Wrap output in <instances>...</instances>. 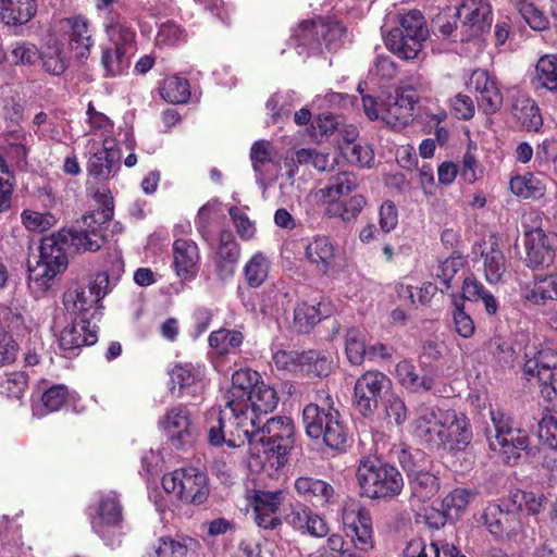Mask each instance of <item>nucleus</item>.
<instances>
[{
	"mask_svg": "<svg viewBox=\"0 0 557 557\" xmlns=\"http://www.w3.org/2000/svg\"><path fill=\"white\" fill-rule=\"evenodd\" d=\"M70 393L65 385H54L48 388L40 397V400L33 406L34 414L46 416L60 410L69 400Z\"/></svg>",
	"mask_w": 557,
	"mask_h": 557,
	"instance_id": "42",
	"label": "nucleus"
},
{
	"mask_svg": "<svg viewBox=\"0 0 557 557\" xmlns=\"http://www.w3.org/2000/svg\"><path fill=\"white\" fill-rule=\"evenodd\" d=\"M216 253L220 260L224 262V264H219V275L222 278L233 276V264H235L238 260L239 247L231 231H222L220 233Z\"/></svg>",
	"mask_w": 557,
	"mask_h": 557,
	"instance_id": "38",
	"label": "nucleus"
},
{
	"mask_svg": "<svg viewBox=\"0 0 557 557\" xmlns=\"http://www.w3.org/2000/svg\"><path fill=\"white\" fill-rule=\"evenodd\" d=\"M294 486L300 497L312 503L314 506L322 507L334 502V488L323 480L300 476L296 479Z\"/></svg>",
	"mask_w": 557,
	"mask_h": 557,
	"instance_id": "30",
	"label": "nucleus"
},
{
	"mask_svg": "<svg viewBox=\"0 0 557 557\" xmlns=\"http://www.w3.org/2000/svg\"><path fill=\"white\" fill-rule=\"evenodd\" d=\"M208 441L212 446L226 444L236 448L245 445L252 453L256 417L249 414L248 405L242 399L226 400L224 408H212L207 413Z\"/></svg>",
	"mask_w": 557,
	"mask_h": 557,
	"instance_id": "2",
	"label": "nucleus"
},
{
	"mask_svg": "<svg viewBox=\"0 0 557 557\" xmlns=\"http://www.w3.org/2000/svg\"><path fill=\"white\" fill-rule=\"evenodd\" d=\"M86 115L90 134H100L102 138L111 136L113 122L106 114L97 111L91 102L87 106Z\"/></svg>",
	"mask_w": 557,
	"mask_h": 557,
	"instance_id": "63",
	"label": "nucleus"
},
{
	"mask_svg": "<svg viewBox=\"0 0 557 557\" xmlns=\"http://www.w3.org/2000/svg\"><path fill=\"white\" fill-rule=\"evenodd\" d=\"M410 474V498L409 503L413 510L430 502L440 491V479L429 471L409 470Z\"/></svg>",
	"mask_w": 557,
	"mask_h": 557,
	"instance_id": "27",
	"label": "nucleus"
},
{
	"mask_svg": "<svg viewBox=\"0 0 557 557\" xmlns=\"http://www.w3.org/2000/svg\"><path fill=\"white\" fill-rule=\"evenodd\" d=\"M463 297L470 301L482 300L487 314L493 315L498 310L496 298L485 289L483 284L474 277H467L462 285Z\"/></svg>",
	"mask_w": 557,
	"mask_h": 557,
	"instance_id": "50",
	"label": "nucleus"
},
{
	"mask_svg": "<svg viewBox=\"0 0 557 557\" xmlns=\"http://www.w3.org/2000/svg\"><path fill=\"white\" fill-rule=\"evenodd\" d=\"M467 87L475 95L478 107L485 114H493L502 108L503 95L495 77L486 70L472 71Z\"/></svg>",
	"mask_w": 557,
	"mask_h": 557,
	"instance_id": "19",
	"label": "nucleus"
},
{
	"mask_svg": "<svg viewBox=\"0 0 557 557\" xmlns=\"http://www.w3.org/2000/svg\"><path fill=\"white\" fill-rule=\"evenodd\" d=\"M39 59V50L33 42L17 40L11 44L5 60L15 66H32Z\"/></svg>",
	"mask_w": 557,
	"mask_h": 557,
	"instance_id": "53",
	"label": "nucleus"
},
{
	"mask_svg": "<svg viewBox=\"0 0 557 557\" xmlns=\"http://www.w3.org/2000/svg\"><path fill=\"white\" fill-rule=\"evenodd\" d=\"M396 377L411 393H434L435 379L429 374L420 375L411 361L403 360L396 364Z\"/></svg>",
	"mask_w": 557,
	"mask_h": 557,
	"instance_id": "32",
	"label": "nucleus"
},
{
	"mask_svg": "<svg viewBox=\"0 0 557 557\" xmlns=\"http://www.w3.org/2000/svg\"><path fill=\"white\" fill-rule=\"evenodd\" d=\"M392 389L391 379L380 371H367L359 376L354 387V403L357 410L366 418L372 417Z\"/></svg>",
	"mask_w": 557,
	"mask_h": 557,
	"instance_id": "14",
	"label": "nucleus"
},
{
	"mask_svg": "<svg viewBox=\"0 0 557 557\" xmlns=\"http://www.w3.org/2000/svg\"><path fill=\"white\" fill-rule=\"evenodd\" d=\"M271 269L270 259L262 252H256L244 265L245 281L251 288L260 287L268 278Z\"/></svg>",
	"mask_w": 557,
	"mask_h": 557,
	"instance_id": "45",
	"label": "nucleus"
},
{
	"mask_svg": "<svg viewBox=\"0 0 557 557\" xmlns=\"http://www.w3.org/2000/svg\"><path fill=\"white\" fill-rule=\"evenodd\" d=\"M475 492L473 490L458 487L448 493L442 500L443 512H437L438 521L436 528L444 525L447 517L453 512L456 515L463 511L468 505L474 499Z\"/></svg>",
	"mask_w": 557,
	"mask_h": 557,
	"instance_id": "40",
	"label": "nucleus"
},
{
	"mask_svg": "<svg viewBox=\"0 0 557 557\" xmlns=\"http://www.w3.org/2000/svg\"><path fill=\"white\" fill-rule=\"evenodd\" d=\"M61 29L69 37V45L77 58H84L89 53L92 39L87 18L74 16L60 22Z\"/></svg>",
	"mask_w": 557,
	"mask_h": 557,
	"instance_id": "28",
	"label": "nucleus"
},
{
	"mask_svg": "<svg viewBox=\"0 0 557 557\" xmlns=\"http://www.w3.org/2000/svg\"><path fill=\"white\" fill-rule=\"evenodd\" d=\"M358 186L357 177L352 173L343 172L336 174L330 181V184L324 188H321V199L331 206L333 202L343 200L344 196H347Z\"/></svg>",
	"mask_w": 557,
	"mask_h": 557,
	"instance_id": "39",
	"label": "nucleus"
},
{
	"mask_svg": "<svg viewBox=\"0 0 557 557\" xmlns=\"http://www.w3.org/2000/svg\"><path fill=\"white\" fill-rule=\"evenodd\" d=\"M490 416L493 429L485 430L490 448L497 451L507 465H516L529 447L528 434L513 429L510 416L500 408H491Z\"/></svg>",
	"mask_w": 557,
	"mask_h": 557,
	"instance_id": "4",
	"label": "nucleus"
},
{
	"mask_svg": "<svg viewBox=\"0 0 557 557\" xmlns=\"http://www.w3.org/2000/svg\"><path fill=\"white\" fill-rule=\"evenodd\" d=\"M425 39L409 36L400 30H391L385 37L386 47L396 55L405 60L418 57Z\"/></svg>",
	"mask_w": 557,
	"mask_h": 557,
	"instance_id": "36",
	"label": "nucleus"
},
{
	"mask_svg": "<svg viewBox=\"0 0 557 557\" xmlns=\"http://www.w3.org/2000/svg\"><path fill=\"white\" fill-rule=\"evenodd\" d=\"M161 95L168 102L185 103L190 97L189 83L177 75L168 77L163 83Z\"/></svg>",
	"mask_w": 557,
	"mask_h": 557,
	"instance_id": "56",
	"label": "nucleus"
},
{
	"mask_svg": "<svg viewBox=\"0 0 557 557\" xmlns=\"http://www.w3.org/2000/svg\"><path fill=\"white\" fill-rule=\"evenodd\" d=\"M38 0H0V22L10 27H21L37 14Z\"/></svg>",
	"mask_w": 557,
	"mask_h": 557,
	"instance_id": "29",
	"label": "nucleus"
},
{
	"mask_svg": "<svg viewBox=\"0 0 557 557\" xmlns=\"http://www.w3.org/2000/svg\"><path fill=\"white\" fill-rule=\"evenodd\" d=\"M158 424L176 448L191 445L196 437V426L190 411L184 406L169 408Z\"/></svg>",
	"mask_w": 557,
	"mask_h": 557,
	"instance_id": "18",
	"label": "nucleus"
},
{
	"mask_svg": "<svg viewBox=\"0 0 557 557\" xmlns=\"http://www.w3.org/2000/svg\"><path fill=\"white\" fill-rule=\"evenodd\" d=\"M162 486L184 503L201 505L209 496L207 475L197 468H180L162 478Z\"/></svg>",
	"mask_w": 557,
	"mask_h": 557,
	"instance_id": "12",
	"label": "nucleus"
},
{
	"mask_svg": "<svg viewBox=\"0 0 557 557\" xmlns=\"http://www.w3.org/2000/svg\"><path fill=\"white\" fill-rule=\"evenodd\" d=\"M366 205V198L357 194L347 200H341L326 206V214L332 218H339L345 222H350L357 219Z\"/></svg>",
	"mask_w": 557,
	"mask_h": 557,
	"instance_id": "49",
	"label": "nucleus"
},
{
	"mask_svg": "<svg viewBox=\"0 0 557 557\" xmlns=\"http://www.w3.org/2000/svg\"><path fill=\"white\" fill-rule=\"evenodd\" d=\"M356 136V129L348 132L347 143L341 147L343 154L352 164L370 168L374 162V152L367 145L355 144L354 139Z\"/></svg>",
	"mask_w": 557,
	"mask_h": 557,
	"instance_id": "48",
	"label": "nucleus"
},
{
	"mask_svg": "<svg viewBox=\"0 0 557 557\" xmlns=\"http://www.w3.org/2000/svg\"><path fill=\"white\" fill-rule=\"evenodd\" d=\"M283 502L284 493L281 490L252 491L250 505L253 510L255 522L257 525L265 530H273L281 525L282 521L277 516V512Z\"/></svg>",
	"mask_w": 557,
	"mask_h": 557,
	"instance_id": "20",
	"label": "nucleus"
},
{
	"mask_svg": "<svg viewBox=\"0 0 557 557\" xmlns=\"http://www.w3.org/2000/svg\"><path fill=\"white\" fill-rule=\"evenodd\" d=\"M475 146L471 144L462 157L460 175L468 184H473L483 178L485 170L474 153Z\"/></svg>",
	"mask_w": 557,
	"mask_h": 557,
	"instance_id": "60",
	"label": "nucleus"
},
{
	"mask_svg": "<svg viewBox=\"0 0 557 557\" xmlns=\"http://www.w3.org/2000/svg\"><path fill=\"white\" fill-rule=\"evenodd\" d=\"M109 274L99 272L87 286L74 285L63 296L67 317L92 320L101 309V299L107 295Z\"/></svg>",
	"mask_w": 557,
	"mask_h": 557,
	"instance_id": "10",
	"label": "nucleus"
},
{
	"mask_svg": "<svg viewBox=\"0 0 557 557\" xmlns=\"http://www.w3.org/2000/svg\"><path fill=\"white\" fill-rule=\"evenodd\" d=\"M510 190L523 199H540L545 195L546 184L533 173L513 176L509 182Z\"/></svg>",
	"mask_w": 557,
	"mask_h": 557,
	"instance_id": "41",
	"label": "nucleus"
},
{
	"mask_svg": "<svg viewBox=\"0 0 557 557\" xmlns=\"http://www.w3.org/2000/svg\"><path fill=\"white\" fill-rule=\"evenodd\" d=\"M287 522L294 530L313 537H324L330 532L326 521L307 507L293 510Z\"/></svg>",
	"mask_w": 557,
	"mask_h": 557,
	"instance_id": "31",
	"label": "nucleus"
},
{
	"mask_svg": "<svg viewBox=\"0 0 557 557\" xmlns=\"http://www.w3.org/2000/svg\"><path fill=\"white\" fill-rule=\"evenodd\" d=\"M28 379L24 372H12L0 383V393L9 398L20 399L27 387Z\"/></svg>",
	"mask_w": 557,
	"mask_h": 557,
	"instance_id": "64",
	"label": "nucleus"
},
{
	"mask_svg": "<svg viewBox=\"0 0 557 557\" xmlns=\"http://www.w3.org/2000/svg\"><path fill=\"white\" fill-rule=\"evenodd\" d=\"M536 76L542 87L557 92V53L545 54L539 59Z\"/></svg>",
	"mask_w": 557,
	"mask_h": 557,
	"instance_id": "58",
	"label": "nucleus"
},
{
	"mask_svg": "<svg viewBox=\"0 0 557 557\" xmlns=\"http://www.w3.org/2000/svg\"><path fill=\"white\" fill-rule=\"evenodd\" d=\"M170 374L171 386L170 389L174 394L177 388V396L196 395L201 393L205 383V366L193 363H178L175 364Z\"/></svg>",
	"mask_w": 557,
	"mask_h": 557,
	"instance_id": "23",
	"label": "nucleus"
},
{
	"mask_svg": "<svg viewBox=\"0 0 557 557\" xmlns=\"http://www.w3.org/2000/svg\"><path fill=\"white\" fill-rule=\"evenodd\" d=\"M511 115L527 132H539L543 125L540 108L534 100L527 96H519L511 104Z\"/></svg>",
	"mask_w": 557,
	"mask_h": 557,
	"instance_id": "33",
	"label": "nucleus"
},
{
	"mask_svg": "<svg viewBox=\"0 0 557 557\" xmlns=\"http://www.w3.org/2000/svg\"><path fill=\"white\" fill-rule=\"evenodd\" d=\"M104 28L113 47L134 50L135 32L125 22L110 17Z\"/></svg>",
	"mask_w": 557,
	"mask_h": 557,
	"instance_id": "52",
	"label": "nucleus"
},
{
	"mask_svg": "<svg viewBox=\"0 0 557 557\" xmlns=\"http://www.w3.org/2000/svg\"><path fill=\"white\" fill-rule=\"evenodd\" d=\"M132 53L133 50L113 46L103 49L101 63L107 75L119 76L125 73L129 67Z\"/></svg>",
	"mask_w": 557,
	"mask_h": 557,
	"instance_id": "46",
	"label": "nucleus"
},
{
	"mask_svg": "<svg viewBox=\"0 0 557 557\" xmlns=\"http://www.w3.org/2000/svg\"><path fill=\"white\" fill-rule=\"evenodd\" d=\"M331 313L332 308L330 304L323 301L315 304L300 302L294 310V327L300 333H307Z\"/></svg>",
	"mask_w": 557,
	"mask_h": 557,
	"instance_id": "34",
	"label": "nucleus"
},
{
	"mask_svg": "<svg viewBox=\"0 0 557 557\" xmlns=\"http://www.w3.org/2000/svg\"><path fill=\"white\" fill-rule=\"evenodd\" d=\"M66 238L53 235L41 240L36 265L29 267V287L35 293H45L50 281L67 267Z\"/></svg>",
	"mask_w": 557,
	"mask_h": 557,
	"instance_id": "8",
	"label": "nucleus"
},
{
	"mask_svg": "<svg viewBox=\"0 0 557 557\" xmlns=\"http://www.w3.org/2000/svg\"><path fill=\"white\" fill-rule=\"evenodd\" d=\"M521 299L536 306H544L554 300V292L550 285V276L539 274L533 281L521 284L519 287Z\"/></svg>",
	"mask_w": 557,
	"mask_h": 557,
	"instance_id": "37",
	"label": "nucleus"
},
{
	"mask_svg": "<svg viewBox=\"0 0 557 557\" xmlns=\"http://www.w3.org/2000/svg\"><path fill=\"white\" fill-rule=\"evenodd\" d=\"M305 256L319 273L327 275L337 268L342 250L330 237L315 235L308 242Z\"/></svg>",
	"mask_w": 557,
	"mask_h": 557,
	"instance_id": "21",
	"label": "nucleus"
},
{
	"mask_svg": "<svg viewBox=\"0 0 557 557\" xmlns=\"http://www.w3.org/2000/svg\"><path fill=\"white\" fill-rule=\"evenodd\" d=\"M41 59L42 69L54 76L62 75L66 67L67 61L63 55V45L58 40L49 44L46 49L39 53Z\"/></svg>",
	"mask_w": 557,
	"mask_h": 557,
	"instance_id": "51",
	"label": "nucleus"
},
{
	"mask_svg": "<svg viewBox=\"0 0 557 557\" xmlns=\"http://www.w3.org/2000/svg\"><path fill=\"white\" fill-rule=\"evenodd\" d=\"M523 373L528 380L536 379L542 396L548 401L557 397V351L542 346L534 352H525Z\"/></svg>",
	"mask_w": 557,
	"mask_h": 557,
	"instance_id": "13",
	"label": "nucleus"
},
{
	"mask_svg": "<svg viewBox=\"0 0 557 557\" xmlns=\"http://www.w3.org/2000/svg\"><path fill=\"white\" fill-rule=\"evenodd\" d=\"M173 269L181 281H191L199 270V249L191 239H175L172 246Z\"/></svg>",
	"mask_w": 557,
	"mask_h": 557,
	"instance_id": "26",
	"label": "nucleus"
},
{
	"mask_svg": "<svg viewBox=\"0 0 557 557\" xmlns=\"http://www.w3.org/2000/svg\"><path fill=\"white\" fill-rule=\"evenodd\" d=\"M393 30H400L409 36L426 39L428 29L425 27L424 17L420 11H410L400 20V27Z\"/></svg>",
	"mask_w": 557,
	"mask_h": 557,
	"instance_id": "62",
	"label": "nucleus"
},
{
	"mask_svg": "<svg viewBox=\"0 0 557 557\" xmlns=\"http://www.w3.org/2000/svg\"><path fill=\"white\" fill-rule=\"evenodd\" d=\"M456 12L463 18L461 41L474 39V44L479 45V36L491 24L490 7L481 0H467Z\"/></svg>",
	"mask_w": 557,
	"mask_h": 557,
	"instance_id": "22",
	"label": "nucleus"
},
{
	"mask_svg": "<svg viewBox=\"0 0 557 557\" xmlns=\"http://www.w3.org/2000/svg\"><path fill=\"white\" fill-rule=\"evenodd\" d=\"M88 159L86 171L99 182H106L115 176L120 170L121 151L112 136L102 138L101 144L88 143Z\"/></svg>",
	"mask_w": 557,
	"mask_h": 557,
	"instance_id": "16",
	"label": "nucleus"
},
{
	"mask_svg": "<svg viewBox=\"0 0 557 557\" xmlns=\"http://www.w3.org/2000/svg\"><path fill=\"white\" fill-rule=\"evenodd\" d=\"M509 502L511 507H508V510H518L536 516L543 510L546 497L543 494L516 490L510 493Z\"/></svg>",
	"mask_w": 557,
	"mask_h": 557,
	"instance_id": "47",
	"label": "nucleus"
},
{
	"mask_svg": "<svg viewBox=\"0 0 557 557\" xmlns=\"http://www.w3.org/2000/svg\"><path fill=\"white\" fill-rule=\"evenodd\" d=\"M123 523V507L117 495L110 492L100 496L97 513L91 520V528L102 541L110 546L120 542Z\"/></svg>",
	"mask_w": 557,
	"mask_h": 557,
	"instance_id": "15",
	"label": "nucleus"
},
{
	"mask_svg": "<svg viewBox=\"0 0 557 557\" xmlns=\"http://www.w3.org/2000/svg\"><path fill=\"white\" fill-rule=\"evenodd\" d=\"M302 422L306 434L336 450L346 447L348 430L337 410L319 409L315 405H307L302 410Z\"/></svg>",
	"mask_w": 557,
	"mask_h": 557,
	"instance_id": "9",
	"label": "nucleus"
},
{
	"mask_svg": "<svg viewBox=\"0 0 557 557\" xmlns=\"http://www.w3.org/2000/svg\"><path fill=\"white\" fill-rule=\"evenodd\" d=\"M542 215L529 211L522 215L525 264L530 269L548 268L557 251V233L542 227Z\"/></svg>",
	"mask_w": 557,
	"mask_h": 557,
	"instance_id": "5",
	"label": "nucleus"
},
{
	"mask_svg": "<svg viewBox=\"0 0 557 557\" xmlns=\"http://www.w3.org/2000/svg\"><path fill=\"white\" fill-rule=\"evenodd\" d=\"M71 245L78 251H97L103 243V238L96 231L73 228L70 231Z\"/></svg>",
	"mask_w": 557,
	"mask_h": 557,
	"instance_id": "61",
	"label": "nucleus"
},
{
	"mask_svg": "<svg viewBox=\"0 0 557 557\" xmlns=\"http://www.w3.org/2000/svg\"><path fill=\"white\" fill-rule=\"evenodd\" d=\"M69 324L63 327L59 336V346L64 352H75L98 341L97 332L90 326V320L76 317H69Z\"/></svg>",
	"mask_w": 557,
	"mask_h": 557,
	"instance_id": "24",
	"label": "nucleus"
},
{
	"mask_svg": "<svg viewBox=\"0 0 557 557\" xmlns=\"http://www.w3.org/2000/svg\"><path fill=\"white\" fill-rule=\"evenodd\" d=\"M345 351L351 364L362 363L367 354L366 333L359 327H350L345 335Z\"/></svg>",
	"mask_w": 557,
	"mask_h": 557,
	"instance_id": "54",
	"label": "nucleus"
},
{
	"mask_svg": "<svg viewBox=\"0 0 557 557\" xmlns=\"http://www.w3.org/2000/svg\"><path fill=\"white\" fill-rule=\"evenodd\" d=\"M260 420L256 421L252 435V455L272 467L282 468L288 461V454L294 446L295 428L288 417H275L268 419L260 428Z\"/></svg>",
	"mask_w": 557,
	"mask_h": 557,
	"instance_id": "3",
	"label": "nucleus"
},
{
	"mask_svg": "<svg viewBox=\"0 0 557 557\" xmlns=\"http://www.w3.org/2000/svg\"><path fill=\"white\" fill-rule=\"evenodd\" d=\"M343 525L357 549L367 552L373 547V529L370 512L358 502H349L343 508Z\"/></svg>",
	"mask_w": 557,
	"mask_h": 557,
	"instance_id": "17",
	"label": "nucleus"
},
{
	"mask_svg": "<svg viewBox=\"0 0 557 557\" xmlns=\"http://www.w3.org/2000/svg\"><path fill=\"white\" fill-rule=\"evenodd\" d=\"M244 341L242 332L236 330L220 329L209 336V345L220 356L236 354Z\"/></svg>",
	"mask_w": 557,
	"mask_h": 557,
	"instance_id": "44",
	"label": "nucleus"
},
{
	"mask_svg": "<svg viewBox=\"0 0 557 557\" xmlns=\"http://www.w3.org/2000/svg\"><path fill=\"white\" fill-rule=\"evenodd\" d=\"M356 478L361 494L373 499L393 498L404 488L403 475L396 467L370 459L360 461Z\"/></svg>",
	"mask_w": 557,
	"mask_h": 557,
	"instance_id": "6",
	"label": "nucleus"
},
{
	"mask_svg": "<svg viewBox=\"0 0 557 557\" xmlns=\"http://www.w3.org/2000/svg\"><path fill=\"white\" fill-rule=\"evenodd\" d=\"M249 408V414L256 417V421L260 420L261 414L272 412L278 403L276 391L269 384L261 381L257 386L248 393L245 398Z\"/></svg>",
	"mask_w": 557,
	"mask_h": 557,
	"instance_id": "35",
	"label": "nucleus"
},
{
	"mask_svg": "<svg viewBox=\"0 0 557 557\" xmlns=\"http://www.w3.org/2000/svg\"><path fill=\"white\" fill-rule=\"evenodd\" d=\"M413 435L431 448L463 450L472 440L468 417L455 409L424 408L413 421Z\"/></svg>",
	"mask_w": 557,
	"mask_h": 557,
	"instance_id": "1",
	"label": "nucleus"
},
{
	"mask_svg": "<svg viewBox=\"0 0 557 557\" xmlns=\"http://www.w3.org/2000/svg\"><path fill=\"white\" fill-rule=\"evenodd\" d=\"M483 260V275L488 284L495 285L506 281L508 274L507 259L500 249L497 238L491 236L487 242L478 245Z\"/></svg>",
	"mask_w": 557,
	"mask_h": 557,
	"instance_id": "25",
	"label": "nucleus"
},
{
	"mask_svg": "<svg viewBox=\"0 0 557 557\" xmlns=\"http://www.w3.org/2000/svg\"><path fill=\"white\" fill-rule=\"evenodd\" d=\"M21 222L27 231L42 233L57 224V218L51 212L24 209L21 212Z\"/></svg>",
	"mask_w": 557,
	"mask_h": 557,
	"instance_id": "59",
	"label": "nucleus"
},
{
	"mask_svg": "<svg viewBox=\"0 0 557 557\" xmlns=\"http://www.w3.org/2000/svg\"><path fill=\"white\" fill-rule=\"evenodd\" d=\"M302 373L313 376H326L332 371V359L323 351L302 352Z\"/></svg>",
	"mask_w": 557,
	"mask_h": 557,
	"instance_id": "55",
	"label": "nucleus"
},
{
	"mask_svg": "<svg viewBox=\"0 0 557 557\" xmlns=\"http://www.w3.org/2000/svg\"><path fill=\"white\" fill-rule=\"evenodd\" d=\"M346 29L339 22L305 21L295 30L294 40L299 54L306 49L310 52L322 51V45L329 51H336L345 44Z\"/></svg>",
	"mask_w": 557,
	"mask_h": 557,
	"instance_id": "11",
	"label": "nucleus"
},
{
	"mask_svg": "<svg viewBox=\"0 0 557 557\" xmlns=\"http://www.w3.org/2000/svg\"><path fill=\"white\" fill-rule=\"evenodd\" d=\"M510 2L532 29L542 32L548 28L549 21L547 16L534 3L528 0H511Z\"/></svg>",
	"mask_w": 557,
	"mask_h": 557,
	"instance_id": "57",
	"label": "nucleus"
},
{
	"mask_svg": "<svg viewBox=\"0 0 557 557\" xmlns=\"http://www.w3.org/2000/svg\"><path fill=\"white\" fill-rule=\"evenodd\" d=\"M419 96L411 88H405L396 96H388L380 104L371 96L362 97L366 115L372 120H382L394 129H401L413 121L414 107Z\"/></svg>",
	"mask_w": 557,
	"mask_h": 557,
	"instance_id": "7",
	"label": "nucleus"
},
{
	"mask_svg": "<svg viewBox=\"0 0 557 557\" xmlns=\"http://www.w3.org/2000/svg\"><path fill=\"white\" fill-rule=\"evenodd\" d=\"M261 381V375L251 369H239L235 371L232 375V387L225 397L226 400L235 398L238 400L242 399L247 404L245 398L248 396V393L253 389Z\"/></svg>",
	"mask_w": 557,
	"mask_h": 557,
	"instance_id": "43",
	"label": "nucleus"
}]
</instances>
